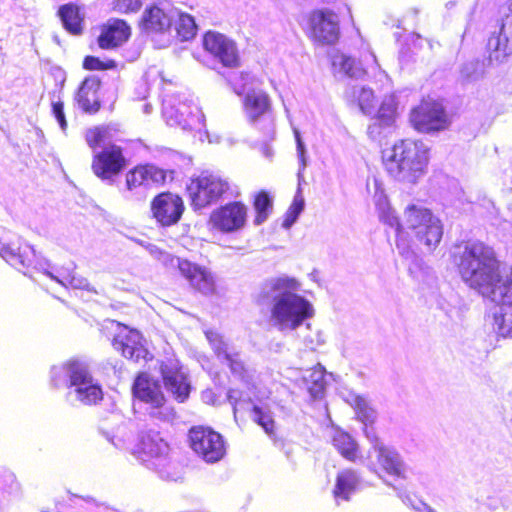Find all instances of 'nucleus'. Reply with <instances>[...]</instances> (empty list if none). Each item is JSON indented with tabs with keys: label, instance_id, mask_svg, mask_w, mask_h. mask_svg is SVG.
Here are the masks:
<instances>
[{
	"label": "nucleus",
	"instance_id": "f257e3e1",
	"mask_svg": "<svg viewBox=\"0 0 512 512\" xmlns=\"http://www.w3.org/2000/svg\"><path fill=\"white\" fill-rule=\"evenodd\" d=\"M463 282L499 306L494 325L502 337H512V269L503 277L494 250L479 241L466 242L453 251Z\"/></svg>",
	"mask_w": 512,
	"mask_h": 512
},
{
	"label": "nucleus",
	"instance_id": "f03ea898",
	"mask_svg": "<svg viewBox=\"0 0 512 512\" xmlns=\"http://www.w3.org/2000/svg\"><path fill=\"white\" fill-rule=\"evenodd\" d=\"M299 289V281L288 275L269 278L260 287L257 302L270 307L271 324L280 332L294 331L314 315L312 303Z\"/></svg>",
	"mask_w": 512,
	"mask_h": 512
},
{
	"label": "nucleus",
	"instance_id": "7ed1b4c3",
	"mask_svg": "<svg viewBox=\"0 0 512 512\" xmlns=\"http://www.w3.org/2000/svg\"><path fill=\"white\" fill-rule=\"evenodd\" d=\"M50 384L54 388H66V400L71 405L79 402L91 406L103 399L100 382L94 378L90 362L81 357H73L50 369Z\"/></svg>",
	"mask_w": 512,
	"mask_h": 512
},
{
	"label": "nucleus",
	"instance_id": "20e7f679",
	"mask_svg": "<svg viewBox=\"0 0 512 512\" xmlns=\"http://www.w3.org/2000/svg\"><path fill=\"white\" fill-rule=\"evenodd\" d=\"M375 206L380 221L393 229L395 235L407 228L414 232L419 243L428 250L432 251L439 245L443 236V225L429 209L416 205L408 206L405 210V225H403L384 193H376Z\"/></svg>",
	"mask_w": 512,
	"mask_h": 512
},
{
	"label": "nucleus",
	"instance_id": "39448f33",
	"mask_svg": "<svg viewBox=\"0 0 512 512\" xmlns=\"http://www.w3.org/2000/svg\"><path fill=\"white\" fill-rule=\"evenodd\" d=\"M169 445L154 429L141 431L133 448V455L147 469L154 471L161 479L178 481L182 478V468L169 455Z\"/></svg>",
	"mask_w": 512,
	"mask_h": 512
},
{
	"label": "nucleus",
	"instance_id": "423d86ee",
	"mask_svg": "<svg viewBox=\"0 0 512 512\" xmlns=\"http://www.w3.org/2000/svg\"><path fill=\"white\" fill-rule=\"evenodd\" d=\"M86 141L93 150L92 170L102 181L113 184L114 179L128 165L120 146L111 143L109 127H95L86 132Z\"/></svg>",
	"mask_w": 512,
	"mask_h": 512
},
{
	"label": "nucleus",
	"instance_id": "0eeeda50",
	"mask_svg": "<svg viewBox=\"0 0 512 512\" xmlns=\"http://www.w3.org/2000/svg\"><path fill=\"white\" fill-rule=\"evenodd\" d=\"M428 154L429 147L423 141L400 140L386 156L387 171L398 181L416 183L425 173Z\"/></svg>",
	"mask_w": 512,
	"mask_h": 512
},
{
	"label": "nucleus",
	"instance_id": "6e6552de",
	"mask_svg": "<svg viewBox=\"0 0 512 512\" xmlns=\"http://www.w3.org/2000/svg\"><path fill=\"white\" fill-rule=\"evenodd\" d=\"M162 114L170 126L183 130H200L204 126V114L192 96L185 93L165 95L162 101Z\"/></svg>",
	"mask_w": 512,
	"mask_h": 512
},
{
	"label": "nucleus",
	"instance_id": "1a4fd4ad",
	"mask_svg": "<svg viewBox=\"0 0 512 512\" xmlns=\"http://www.w3.org/2000/svg\"><path fill=\"white\" fill-rule=\"evenodd\" d=\"M165 181L166 172L163 169L153 164L138 165L127 172L121 193L126 200L142 201L150 187L164 184Z\"/></svg>",
	"mask_w": 512,
	"mask_h": 512
},
{
	"label": "nucleus",
	"instance_id": "9d476101",
	"mask_svg": "<svg viewBox=\"0 0 512 512\" xmlns=\"http://www.w3.org/2000/svg\"><path fill=\"white\" fill-rule=\"evenodd\" d=\"M312 42L319 47L327 46V56L330 59L333 75L336 78L361 79L366 71L356 60L334 47L340 34H309Z\"/></svg>",
	"mask_w": 512,
	"mask_h": 512
},
{
	"label": "nucleus",
	"instance_id": "9b49d317",
	"mask_svg": "<svg viewBox=\"0 0 512 512\" xmlns=\"http://www.w3.org/2000/svg\"><path fill=\"white\" fill-rule=\"evenodd\" d=\"M412 127L422 133H434L447 129L450 120L443 104L437 100L423 99L409 114Z\"/></svg>",
	"mask_w": 512,
	"mask_h": 512
},
{
	"label": "nucleus",
	"instance_id": "f8f14e48",
	"mask_svg": "<svg viewBox=\"0 0 512 512\" xmlns=\"http://www.w3.org/2000/svg\"><path fill=\"white\" fill-rule=\"evenodd\" d=\"M0 256L18 270L34 268L40 272L50 267V262L36 254L34 248L17 237L15 240L0 239Z\"/></svg>",
	"mask_w": 512,
	"mask_h": 512
},
{
	"label": "nucleus",
	"instance_id": "ddd939ff",
	"mask_svg": "<svg viewBox=\"0 0 512 512\" xmlns=\"http://www.w3.org/2000/svg\"><path fill=\"white\" fill-rule=\"evenodd\" d=\"M191 449L206 463L219 462L226 454L223 436L210 427L194 426L188 433Z\"/></svg>",
	"mask_w": 512,
	"mask_h": 512
},
{
	"label": "nucleus",
	"instance_id": "4468645a",
	"mask_svg": "<svg viewBox=\"0 0 512 512\" xmlns=\"http://www.w3.org/2000/svg\"><path fill=\"white\" fill-rule=\"evenodd\" d=\"M243 106L249 123L264 130L265 135L271 139L275 134V124L269 95L262 90L248 91L243 98Z\"/></svg>",
	"mask_w": 512,
	"mask_h": 512
},
{
	"label": "nucleus",
	"instance_id": "2eb2a0df",
	"mask_svg": "<svg viewBox=\"0 0 512 512\" xmlns=\"http://www.w3.org/2000/svg\"><path fill=\"white\" fill-rule=\"evenodd\" d=\"M205 335L218 360L228 366L235 378L249 384L251 375L237 348L216 331H206Z\"/></svg>",
	"mask_w": 512,
	"mask_h": 512
},
{
	"label": "nucleus",
	"instance_id": "dca6fc26",
	"mask_svg": "<svg viewBox=\"0 0 512 512\" xmlns=\"http://www.w3.org/2000/svg\"><path fill=\"white\" fill-rule=\"evenodd\" d=\"M228 188V183L218 175L203 172L191 180L187 190L194 208L202 209L220 199Z\"/></svg>",
	"mask_w": 512,
	"mask_h": 512
},
{
	"label": "nucleus",
	"instance_id": "f3484780",
	"mask_svg": "<svg viewBox=\"0 0 512 512\" xmlns=\"http://www.w3.org/2000/svg\"><path fill=\"white\" fill-rule=\"evenodd\" d=\"M184 209L182 198L171 192L159 193L150 204L152 217L161 227H170L177 224L183 215Z\"/></svg>",
	"mask_w": 512,
	"mask_h": 512
},
{
	"label": "nucleus",
	"instance_id": "a211bd4d",
	"mask_svg": "<svg viewBox=\"0 0 512 512\" xmlns=\"http://www.w3.org/2000/svg\"><path fill=\"white\" fill-rule=\"evenodd\" d=\"M160 372L166 391L174 400L184 403L190 396L192 386L180 362L169 358L161 363Z\"/></svg>",
	"mask_w": 512,
	"mask_h": 512
},
{
	"label": "nucleus",
	"instance_id": "6ab92c4d",
	"mask_svg": "<svg viewBox=\"0 0 512 512\" xmlns=\"http://www.w3.org/2000/svg\"><path fill=\"white\" fill-rule=\"evenodd\" d=\"M112 345L115 350L120 351L125 358L133 362L141 360L146 362L152 358L142 334L127 326L120 327L119 332L113 338Z\"/></svg>",
	"mask_w": 512,
	"mask_h": 512
},
{
	"label": "nucleus",
	"instance_id": "aec40b11",
	"mask_svg": "<svg viewBox=\"0 0 512 512\" xmlns=\"http://www.w3.org/2000/svg\"><path fill=\"white\" fill-rule=\"evenodd\" d=\"M202 44L206 52L225 67H236L239 64V53L235 41L226 34H202Z\"/></svg>",
	"mask_w": 512,
	"mask_h": 512
},
{
	"label": "nucleus",
	"instance_id": "412c9836",
	"mask_svg": "<svg viewBox=\"0 0 512 512\" xmlns=\"http://www.w3.org/2000/svg\"><path fill=\"white\" fill-rule=\"evenodd\" d=\"M247 209L240 202L228 203L211 214L213 226L225 233L242 228L246 221Z\"/></svg>",
	"mask_w": 512,
	"mask_h": 512
},
{
	"label": "nucleus",
	"instance_id": "4be33fe9",
	"mask_svg": "<svg viewBox=\"0 0 512 512\" xmlns=\"http://www.w3.org/2000/svg\"><path fill=\"white\" fill-rule=\"evenodd\" d=\"M180 273L190 285L204 295L215 291V281L212 274L205 268L185 259H177Z\"/></svg>",
	"mask_w": 512,
	"mask_h": 512
},
{
	"label": "nucleus",
	"instance_id": "5701e85b",
	"mask_svg": "<svg viewBox=\"0 0 512 512\" xmlns=\"http://www.w3.org/2000/svg\"><path fill=\"white\" fill-rule=\"evenodd\" d=\"M375 453L380 470L395 480L406 478L408 467L400 453L394 447L376 445Z\"/></svg>",
	"mask_w": 512,
	"mask_h": 512
},
{
	"label": "nucleus",
	"instance_id": "b1692460",
	"mask_svg": "<svg viewBox=\"0 0 512 512\" xmlns=\"http://www.w3.org/2000/svg\"><path fill=\"white\" fill-rule=\"evenodd\" d=\"M346 401L353 407L357 419L363 424L362 430L364 435L373 444V449L375 450L376 445H382L379 443L375 428L373 427L376 411L369 406L364 397L353 392L349 393Z\"/></svg>",
	"mask_w": 512,
	"mask_h": 512
},
{
	"label": "nucleus",
	"instance_id": "393cba45",
	"mask_svg": "<svg viewBox=\"0 0 512 512\" xmlns=\"http://www.w3.org/2000/svg\"><path fill=\"white\" fill-rule=\"evenodd\" d=\"M132 390L137 399L154 408L161 407L165 402L161 384L146 373H141L136 377Z\"/></svg>",
	"mask_w": 512,
	"mask_h": 512
},
{
	"label": "nucleus",
	"instance_id": "a878e982",
	"mask_svg": "<svg viewBox=\"0 0 512 512\" xmlns=\"http://www.w3.org/2000/svg\"><path fill=\"white\" fill-rule=\"evenodd\" d=\"M75 264L70 263L67 267H56L50 263V267L45 269L43 274L50 279L60 283L64 287L70 286L73 289L86 290L97 294L96 289L90 285L89 281L75 273Z\"/></svg>",
	"mask_w": 512,
	"mask_h": 512
},
{
	"label": "nucleus",
	"instance_id": "bb28decb",
	"mask_svg": "<svg viewBox=\"0 0 512 512\" xmlns=\"http://www.w3.org/2000/svg\"><path fill=\"white\" fill-rule=\"evenodd\" d=\"M362 487V478L359 473L352 469H345L337 474L333 496L337 505L341 502L350 501L353 494Z\"/></svg>",
	"mask_w": 512,
	"mask_h": 512
},
{
	"label": "nucleus",
	"instance_id": "cd10ccee",
	"mask_svg": "<svg viewBox=\"0 0 512 512\" xmlns=\"http://www.w3.org/2000/svg\"><path fill=\"white\" fill-rule=\"evenodd\" d=\"M100 80L96 76L86 77L77 90L75 100L78 106L86 113L94 114L100 109L97 91L100 88Z\"/></svg>",
	"mask_w": 512,
	"mask_h": 512
},
{
	"label": "nucleus",
	"instance_id": "c85d7f7f",
	"mask_svg": "<svg viewBox=\"0 0 512 512\" xmlns=\"http://www.w3.org/2000/svg\"><path fill=\"white\" fill-rule=\"evenodd\" d=\"M140 26L145 32H167L172 27V8L165 11L157 5L147 7Z\"/></svg>",
	"mask_w": 512,
	"mask_h": 512
},
{
	"label": "nucleus",
	"instance_id": "c756f323",
	"mask_svg": "<svg viewBox=\"0 0 512 512\" xmlns=\"http://www.w3.org/2000/svg\"><path fill=\"white\" fill-rule=\"evenodd\" d=\"M302 381L314 400H320L324 397L327 380L326 370L322 365L318 364L313 368L304 370Z\"/></svg>",
	"mask_w": 512,
	"mask_h": 512
},
{
	"label": "nucleus",
	"instance_id": "7c9ffc66",
	"mask_svg": "<svg viewBox=\"0 0 512 512\" xmlns=\"http://www.w3.org/2000/svg\"><path fill=\"white\" fill-rule=\"evenodd\" d=\"M308 23L312 32H339V17L329 9L314 10Z\"/></svg>",
	"mask_w": 512,
	"mask_h": 512
},
{
	"label": "nucleus",
	"instance_id": "2f4dec72",
	"mask_svg": "<svg viewBox=\"0 0 512 512\" xmlns=\"http://www.w3.org/2000/svg\"><path fill=\"white\" fill-rule=\"evenodd\" d=\"M396 248L398 253L402 258L409 262V271L412 275L417 276L418 272L424 270V261L418 256L415 251L412 249L410 241L408 239V233L406 230L403 232L396 234Z\"/></svg>",
	"mask_w": 512,
	"mask_h": 512
},
{
	"label": "nucleus",
	"instance_id": "473e14b6",
	"mask_svg": "<svg viewBox=\"0 0 512 512\" xmlns=\"http://www.w3.org/2000/svg\"><path fill=\"white\" fill-rule=\"evenodd\" d=\"M487 48L490 61L502 62L512 55V34H491Z\"/></svg>",
	"mask_w": 512,
	"mask_h": 512
},
{
	"label": "nucleus",
	"instance_id": "72a5a7b5",
	"mask_svg": "<svg viewBox=\"0 0 512 512\" xmlns=\"http://www.w3.org/2000/svg\"><path fill=\"white\" fill-rule=\"evenodd\" d=\"M346 96L353 102H357L360 110L365 115H373L375 112V96L371 88L353 85L346 90Z\"/></svg>",
	"mask_w": 512,
	"mask_h": 512
},
{
	"label": "nucleus",
	"instance_id": "f704fd0d",
	"mask_svg": "<svg viewBox=\"0 0 512 512\" xmlns=\"http://www.w3.org/2000/svg\"><path fill=\"white\" fill-rule=\"evenodd\" d=\"M58 13L64 28L68 32H81L84 29L82 26L83 16L79 7L73 4H66L59 9Z\"/></svg>",
	"mask_w": 512,
	"mask_h": 512
},
{
	"label": "nucleus",
	"instance_id": "c9c22d12",
	"mask_svg": "<svg viewBox=\"0 0 512 512\" xmlns=\"http://www.w3.org/2000/svg\"><path fill=\"white\" fill-rule=\"evenodd\" d=\"M117 420H119V416L112 415L109 419L104 420L102 422L101 426L99 427V430L101 434L115 447L121 448L128 439V436L125 433L126 424L122 422L116 428H113L111 430H109L107 426L108 422L115 423L117 422Z\"/></svg>",
	"mask_w": 512,
	"mask_h": 512
},
{
	"label": "nucleus",
	"instance_id": "e433bc0d",
	"mask_svg": "<svg viewBox=\"0 0 512 512\" xmlns=\"http://www.w3.org/2000/svg\"><path fill=\"white\" fill-rule=\"evenodd\" d=\"M333 445L347 460L354 461L357 457L358 444L346 432H337L333 437Z\"/></svg>",
	"mask_w": 512,
	"mask_h": 512
},
{
	"label": "nucleus",
	"instance_id": "4c0bfd02",
	"mask_svg": "<svg viewBox=\"0 0 512 512\" xmlns=\"http://www.w3.org/2000/svg\"><path fill=\"white\" fill-rule=\"evenodd\" d=\"M254 210L256 216L254 219L255 225L263 224L269 217L273 209V199L266 191H260L254 199Z\"/></svg>",
	"mask_w": 512,
	"mask_h": 512
},
{
	"label": "nucleus",
	"instance_id": "58836bf2",
	"mask_svg": "<svg viewBox=\"0 0 512 512\" xmlns=\"http://www.w3.org/2000/svg\"><path fill=\"white\" fill-rule=\"evenodd\" d=\"M398 109V99L395 94L386 95L378 108V110L374 112L375 117L384 120V124H393L395 123L396 115Z\"/></svg>",
	"mask_w": 512,
	"mask_h": 512
},
{
	"label": "nucleus",
	"instance_id": "ea45409f",
	"mask_svg": "<svg viewBox=\"0 0 512 512\" xmlns=\"http://www.w3.org/2000/svg\"><path fill=\"white\" fill-rule=\"evenodd\" d=\"M225 78L233 89L234 93L239 96H245L248 91L254 90L250 87L253 76L248 72L231 71L225 75Z\"/></svg>",
	"mask_w": 512,
	"mask_h": 512
},
{
	"label": "nucleus",
	"instance_id": "a19ab883",
	"mask_svg": "<svg viewBox=\"0 0 512 512\" xmlns=\"http://www.w3.org/2000/svg\"><path fill=\"white\" fill-rule=\"evenodd\" d=\"M172 26L176 32H194L198 29L192 15L172 8Z\"/></svg>",
	"mask_w": 512,
	"mask_h": 512
},
{
	"label": "nucleus",
	"instance_id": "79ce46f5",
	"mask_svg": "<svg viewBox=\"0 0 512 512\" xmlns=\"http://www.w3.org/2000/svg\"><path fill=\"white\" fill-rule=\"evenodd\" d=\"M484 75V62L474 59L464 63L460 70L461 80L465 83L478 81Z\"/></svg>",
	"mask_w": 512,
	"mask_h": 512
},
{
	"label": "nucleus",
	"instance_id": "37998d69",
	"mask_svg": "<svg viewBox=\"0 0 512 512\" xmlns=\"http://www.w3.org/2000/svg\"><path fill=\"white\" fill-rule=\"evenodd\" d=\"M251 409L252 419L264 429L271 439L274 438L275 422L270 413L255 404L252 405Z\"/></svg>",
	"mask_w": 512,
	"mask_h": 512
},
{
	"label": "nucleus",
	"instance_id": "c03bdc74",
	"mask_svg": "<svg viewBox=\"0 0 512 512\" xmlns=\"http://www.w3.org/2000/svg\"><path fill=\"white\" fill-rule=\"evenodd\" d=\"M227 399L233 407L235 417L239 410L250 409L253 405L248 395L239 389H229L227 392Z\"/></svg>",
	"mask_w": 512,
	"mask_h": 512
},
{
	"label": "nucleus",
	"instance_id": "a18cd8bd",
	"mask_svg": "<svg viewBox=\"0 0 512 512\" xmlns=\"http://www.w3.org/2000/svg\"><path fill=\"white\" fill-rule=\"evenodd\" d=\"M393 124H384V120L374 117L369 124L367 134L373 141L381 142L386 138L393 128Z\"/></svg>",
	"mask_w": 512,
	"mask_h": 512
},
{
	"label": "nucleus",
	"instance_id": "49530a36",
	"mask_svg": "<svg viewBox=\"0 0 512 512\" xmlns=\"http://www.w3.org/2000/svg\"><path fill=\"white\" fill-rule=\"evenodd\" d=\"M131 34H99L97 44L103 50H114L129 40Z\"/></svg>",
	"mask_w": 512,
	"mask_h": 512
},
{
	"label": "nucleus",
	"instance_id": "de8ad7c7",
	"mask_svg": "<svg viewBox=\"0 0 512 512\" xmlns=\"http://www.w3.org/2000/svg\"><path fill=\"white\" fill-rule=\"evenodd\" d=\"M117 67L114 60H101L99 57L88 55L83 60V68L86 70H111Z\"/></svg>",
	"mask_w": 512,
	"mask_h": 512
},
{
	"label": "nucleus",
	"instance_id": "09e8293b",
	"mask_svg": "<svg viewBox=\"0 0 512 512\" xmlns=\"http://www.w3.org/2000/svg\"><path fill=\"white\" fill-rule=\"evenodd\" d=\"M57 91H51L49 93L51 98V107H52V114L57 120L61 130L65 132L67 128V121L64 113V105L63 102L58 98L56 95Z\"/></svg>",
	"mask_w": 512,
	"mask_h": 512
},
{
	"label": "nucleus",
	"instance_id": "8fccbe9b",
	"mask_svg": "<svg viewBox=\"0 0 512 512\" xmlns=\"http://www.w3.org/2000/svg\"><path fill=\"white\" fill-rule=\"evenodd\" d=\"M101 32H131V27L122 19L110 18L102 25Z\"/></svg>",
	"mask_w": 512,
	"mask_h": 512
},
{
	"label": "nucleus",
	"instance_id": "3c124183",
	"mask_svg": "<svg viewBox=\"0 0 512 512\" xmlns=\"http://www.w3.org/2000/svg\"><path fill=\"white\" fill-rule=\"evenodd\" d=\"M294 136L296 140L297 155L299 160L298 178L300 179L301 173L307 165L306 148L301 138L300 132L297 129H294Z\"/></svg>",
	"mask_w": 512,
	"mask_h": 512
},
{
	"label": "nucleus",
	"instance_id": "603ef678",
	"mask_svg": "<svg viewBox=\"0 0 512 512\" xmlns=\"http://www.w3.org/2000/svg\"><path fill=\"white\" fill-rule=\"evenodd\" d=\"M50 75L53 77L55 82V88L53 91H57L56 95L60 98L66 82V72L59 66H53L50 68Z\"/></svg>",
	"mask_w": 512,
	"mask_h": 512
},
{
	"label": "nucleus",
	"instance_id": "864d4df0",
	"mask_svg": "<svg viewBox=\"0 0 512 512\" xmlns=\"http://www.w3.org/2000/svg\"><path fill=\"white\" fill-rule=\"evenodd\" d=\"M303 343L307 349L315 351L319 346L325 343V339L323 333L317 330L312 334L304 336Z\"/></svg>",
	"mask_w": 512,
	"mask_h": 512
},
{
	"label": "nucleus",
	"instance_id": "5fc2aeb1",
	"mask_svg": "<svg viewBox=\"0 0 512 512\" xmlns=\"http://www.w3.org/2000/svg\"><path fill=\"white\" fill-rule=\"evenodd\" d=\"M142 6L141 0H115L114 8L121 12H136Z\"/></svg>",
	"mask_w": 512,
	"mask_h": 512
},
{
	"label": "nucleus",
	"instance_id": "6e6d98bb",
	"mask_svg": "<svg viewBox=\"0 0 512 512\" xmlns=\"http://www.w3.org/2000/svg\"><path fill=\"white\" fill-rule=\"evenodd\" d=\"M75 495L67 494L65 497L56 498L54 508H43L42 512H67V502H72Z\"/></svg>",
	"mask_w": 512,
	"mask_h": 512
},
{
	"label": "nucleus",
	"instance_id": "4d7b16f0",
	"mask_svg": "<svg viewBox=\"0 0 512 512\" xmlns=\"http://www.w3.org/2000/svg\"><path fill=\"white\" fill-rule=\"evenodd\" d=\"M151 42L154 48L163 49L168 47L172 42V34H150Z\"/></svg>",
	"mask_w": 512,
	"mask_h": 512
},
{
	"label": "nucleus",
	"instance_id": "13d9d810",
	"mask_svg": "<svg viewBox=\"0 0 512 512\" xmlns=\"http://www.w3.org/2000/svg\"><path fill=\"white\" fill-rule=\"evenodd\" d=\"M272 440L274 441V445L279 448L280 450L283 451V453L285 454L286 458L293 463V465L295 464L294 461H293V458H292V455L294 453V444L293 443H290V442H286L282 439H277V438H272Z\"/></svg>",
	"mask_w": 512,
	"mask_h": 512
},
{
	"label": "nucleus",
	"instance_id": "bf43d9fd",
	"mask_svg": "<svg viewBox=\"0 0 512 512\" xmlns=\"http://www.w3.org/2000/svg\"><path fill=\"white\" fill-rule=\"evenodd\" d=\"M263 132V139H262V142L260 144V152L261 154L268 160H271L274 156V150L273 148L271 147L270 145V142L272 140H274V137H275V134L273 135V137L270 139L268 138L266 135H265V131L264 130H261Z\"/></svg>",
	"mask_w": 512,
	"mask_h": 512
},
{
	"label": "nucleus",
	"instance_id": "052dcab7",
	"mask_svg": "<svg viewBox=\"0 0 512 512\" xmlns=\"http://www.w3.org/2000/svg\"><path fill=\"white\" fill-rule=\"evenodd\" d=\"M304 205H305L304 199L301 196L300 191H298L294 197L293 203L290 206L288 212H290L292 215H294V217L295 216L299 217L301 212L304 209Z\"/></svg>",
	"mask_w": 512,
	"mask_h": 512
},
{
	"label": "nucleus",
	"instance_id": "680f3d73",
	"mask_svg": "<svg viewBox=\"0 0 512 512\" xmlns=\"http://www.w3.org/2000/svg\"><path fill=\"white\" fill-rule=\"evenodd\" d=\"M499 32H512V14H507L503 18Z\"/></svg>",
	"mask_w": 512,
	"mask_h": 512
},
{
	"label": "nucleus",
	"instance_id": "e2e57ef3",
	"mask_svg": "<svg viewBox=\"0 0 512 512\" xmlns=\"http://www.w3.org/2000/svg\"><path fill=\"white\" fill-rule=\"evenodd\" d=\"M409 37L403 38V34H400L399 38L397 39L398 42H412L413 44H416L418 41H422L421 34H407Z\"/></svg>",
	"mask_w": 512,
	"mask_h": 512
},
{
	"label": "nucleus",
	"instance_id": "0e129e2a",
	"mask_svg": "<svg viewBox=\"0 0 512 512\" xmlns=\"http://www.w3.org/2000/svg\"><path fill=\"white\" fill-rule=\"evenodd\" d=\"M107 364L112 367V369L114 370V373L116 375L120 376L121 370H122V366H123L122 361H120V360H110V361H108Z\"/></svg>",
	"mask_w": 512,
	"mask_h": 512
},
{
	"label": "nucleus",
	"instance_id": "69168bd1",
	"mask_svg": "<svg viewBox=\"0 0 512 512\" xmlns=\"http://www.w3.org/2000/svg\"><path fill=\"white\" fill-rule=\"evenodd\" d=\"M297 219L298 217H294V215H292L290 212H287V216L284 219L282 226L288 229L297 221Z\"/></svg>",
	"mask_w": 512,
	"mask_h": 512
},
{
	"label": "nucleus",
	"instance_id": "338daca9",
	"mask_svg": "<svg viewBox=\"0 0 512 512\" xmlns=\"http://www.w3.org/2000/svg\"><path fill=\"white\" fill-rule=\"evenodd\" d=\"M196 35L197 34H185V33L176 34L178 41L181 43L193 40Z\"/></svg>",
	"mask_w": 512,
	"mask_h": 512
},
{
	"label": "nucleus",
	"instance_id": "774afa93",
	"mask_svg": "<svg viewBox=\"0 0 512 512\" xmlns=\"http://www.w3.org/2000/svg\"><path fill=\"white\" fill-rule=\"evenodd\" d=\"M202 398L205 402H210L211 401V398H212V392L211 391H206L202 394Z\"/></svg>",
	"mask_w": 512,
	"mask_h": 512
}]
</instances>
